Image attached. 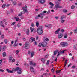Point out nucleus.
<instances>
[{
    "label": "nucleus",
    "mask_w": 77,
    "mask_h": 77,
    "mask_svg": "<svg viewBox=\"0 0 77 77\" xmlns=\"http://www.w3.org/2000/svg\"><path fill=\"white\" fill-rule=\"evenodd\" d=\"M65 51H66V50H63V51H60L58 52V54L57 55V56L58 57L60 54H63L65 53Z\"/></svg>",
    "instance_id": "nucleus-6"
},
{
    "label": "nucleus",
    "mask_w": 77,
    "mask_h": 77,
    "mask_svg": "<svg viewBox=\"0 0 77 77\" xmlns=\"http://www.w3.org/2000/svg\"><path fill=\"white\" fill-rule=\"evenodd\" d=\"M35 44V45H37V42L36 41H35L34 42Z\"/></svg>",
    "instance_id": "nucleus-62"
},
{
    "label": "nucleus",
    "mask_w": 77,
    "mask_h": 77,
    "mask_svg": "<svg viewBox=\"0 0 77 77\" xmlns=\"http://www.w3.org/2000/svg\"><path fill=\"white\" fill-rule=\"evenodd\" d=\"M20 53V51L19 50H17L16 52V53L17 55L18 54V53Z\"/></svg>",
    "instance_id": "nucleus-25"
},
{
    "label": "nucleus",
    "mask_w": 77,
    "mask_h": 77,
    "mask_svg": "<svg viewBox=\"0 0 77 77\" xmlns=\"http://www.w3.org/2000/svg\"><path fill=\"white\" fill-rule=\"evenodd\" d=\"M43 75H48V73H44Z\"/></svg>",
    "instance_id": "nucleus-49"
},
{
    "label": "nucleus",
    "mask_w": 77,
    "mask_h": 77,
    "mask_svg": "<svg viewBox=\"0 0 77 77\" xmlns=\"http://www.w3.org/2000/svg\"><path fill=\"white\" fill-rule=\"evenodd\" d=\"M49 62H50V60H48L46 63V65H48V64H49Z\"/></svg>",
    "instance_id": "nucleus-41"
},
{
    "label": "nucleus",
    "mask_w": 77,
    "mask_h": 77,
    "mask_svg": "<svg viewBox=\"0 0 77 77\" xmlns=\"http://www.w3.org/2000/svg\"><path fill=\"white\" fill-rule=\"evenodd\" d=\"M61 70H59L58 71H56V72L57 74H59V73H60V71H61Z\"/></svg>",
    "instance_id": "nucleus-36"
},
{
    "label": "nucleus",
    "mask_w": 77,
    "mask_h": 77,
    "mask_svg": "<svg viewBox=\"0 0 77 77\" xmlns=\"http://www.w3.org/2000/svg\"><path fill=\"white\" fill-rule=\"evenodd\" d=\"M25 49H29V45L25 46Z\"/></svg>",
    "instance_id": "nucleus-22"
},
{
    "label": "nucleus",
    "mask_w": 77,
    "mask_h": 77,
    "mask_svg": "<svg viewBox=\"0 0 77 77\" xmlns=\"http://www.w3.org/2000/svg\"><path fill=\"white\" fill-rule=\"evenodd\" d=\"M45 40L46 41H49V39L48 38H46L45 39Z\"/></svg>",
    "instance_id": "nucleus-47"
},
{
    "label": "nucleus",
    "mask_w": 77,
    "mask_h": 77,
    "mask_svg": "<svg viewBox=\"0 0 77 77\" xmlns=\"http://www.w3.org/2000/svg\"><path fill=\"white\" fill-rule=\"evenodd\" d=\"M50 11L49 10L48 11V12H47V14H50Z\"/></svg>",
    "instance_id": "nucleus-64"
},
{
    "label": "nucleus",
    "mask_w": 77,
    "mask_h": 77,
    "mask_svg": "<svg viewBox=\"0 0 77 77\" xmlns=\"http://www.w3.org/2000/svg\"><path fill=\"white\" fill-rule=\"evenodd\" d=\"M18 45V44H17L16 43H14V47H17Z\"/></svg>",
    "instance_id": "nucleus-43"
},
{
    "label": "nucleus",
    "mask_w": 77,
    "mask_h": 77,
    "mask_svg": "<svg viewBox=\"0 0 77 77\" xmlns=\"http://www.w3.org/2000/svg\"><path fill=\"white\" fill-rule=\"evenodd\" d=\"M1 38L2 39H3L4 38V35H1Z\"/></svg>",
    "instance_id": "nucleus-48"
},
{
    "label": "nucleus",
    "mask_w": 77,
    "mask_h": 77,
    "mask_svg": "<svg viewBox=\"0 0 77 77\" xmlns=\"http://www.w3.org/2000/svg\"><path fill=\"white\" fill-rule=\"evenodd\" d=\"M46 0H39V2L41 4H44L45 3Z\"/></svg>",
    "instance_id": "nucleus-7"
},
{
    "label": "nucleus",
    "mask_w": 77,
    "mask_h": 77,
    "mask_svg": "<svg viewBox=\"0 0 77 77\" xmlns=\"http://www.w3.org/2000/svg\"><path fill=\"white\" fill-rule=\"evenodd\" d=\"M45 27H48V25L46 24L45 25Z\"/></svg>",
    "instance_id": "nucleus-61"
},
{
    "label": "nucleus",
    "mask_w": 77,
    "mask_h": 77,
    "mask_svg": "<svg viewBox=\"0 0 77 77\" xmlns=\"http://www.w3.org/2000/svg\"><path fill=\"white\" fill-rule=\"evenodd\" d=\"M25 46H27V45H29V42H26L25 44Z\"/></svg>",
    "instance_id": "nucleus-21"
},
{
    "label": "nucleus",
    "mask_w": 77,
    "mask_h": 77,
    "mask_svg": "<svg viewBox=\"0 0 77 77\" xmlns=\"http://www.w3.org/2000/svg\"><path fill=\"white\" fill-rule=\"evenodd\" d=\"M49 4L51 5V6H54V4H53L52 2H50Z\"/></svg>",
    "instance_id": "nucleus-42"
},
{
    "label": "nucleus",
    "mask_w": 77,
    "mask_h": 77,
    "mask_svg": "<svg viewBox=\"0 0 77 77\" xmlns=\"http://www.w3.org/2000/svg\"><path fill=\"white\" fill-rule=\"evenodd\" d=\"M15 59H14L13 60H12L11 62H15Z\"/></svg>",
    "instance_id": "nucleus-50"
},
{
    "label": "nucleus",
    "mask_w": 77,
    "mask_h": 77,
    "mask_svg": "<svg viewBox=\"0 0 77 77\" xmlns=\"http://www.w3.org/2000/svg\"><path fill=\"white\" fill-rule=\"evenodd\" d=\"M0 23L1 24H1V26H2V27H5V26H4V25H3V23H2V21H0Z\"/></svg>",
    "instance_id": "nucleus-27"
},
{
    "label": "nucleus",
    "mask_w": 77,
    "mask_h": 77,
    "mask_svg": "<svg viewBox=\"0 0 77 77\" xmlns=\"http://www.w3.org/2000/svg\"><path fill=\"white\" fill-rule=\"evenodd\" d=\"M6 4L3 5L2 6V8H5V7H6Z\"/></svg>",
    "instance_id": "nucleus-30"
},
{
    "label": "nucleus",
    "mask_w": 77,
    "mask_h": 77,
    "mask_svg": "<svg viewBox=\"0 0 77 77\" xmlns=\"http://www.w3.org/2000/svg\"><path fill=\"white\" fill-rule=\"evenodd\" d=\"M15 22H13L11 24V25L12 26H13V25H14V24H15Z\"/></svg>",
    "instance_id": "nucleus-52"
},
{
    "label": "nucleus",
    "mask_w": 77,
    "mask_h": 77,
    "mask_svg": "<svg viewBox=\"0 0 77 77\" xmlns=\"http://www.w3.org/2000/svg\"><path fill=\"white\" fill-rule=\"evenodd\" d=\"M30 29L31 30V32H33V30H34V29L31 27H30Z\"/></svg>",
    "instance_id": "nucleus-26"
},
{
    "label": "nucleus",
    "mask_w": 77,
    "mask_h": 77,
    "mask_svg": "<svg viewBox=\"0 0 77 77\" xmlns=\"http://www.w3.org/2000/svg\"><path fill=\"white\" fill-rule=\"evenodd\" d=\"M27 9V7L26 5H25V7H24L23 8V10L25 12H26V13H27V12H28Z\"/></svg>",
    "instance_id": "nucleus-4"
},
{
    "label": "nucleus",
    "mask_w": 77,
    "mask_h": 77,
    "mask_svg": "<svg viewBox=\"0 0 77 77\" xmlns=\"http://www.w3.org/2000/svg\"><path fill=\"white\" fill-rule=\"evenodd\" d=\"M44 15V13H42L40 14V17L41 18H43V16Z\"/></svg>",
    "instance_id": "nucleus-17"
},
{
    "label": "nucleus",
    "mask_w": 77,
    "mask_h": 77,
    "mask_svg": "<svg viewBox=\"0 0 77 77\" xmlns=\"http://www.w3.org/2000/svg\"><path fill=\"white\" fill-rule=\"evenodd\" d=\"M30 71H31V72H34V71H35L34 68L32 67H30Z\"/></svg>",
    "instance_id": "nucleus-18"
},
{
    "label": "nucleus",
    "mask_w": 77,
    "mask_h": 77,
    "mask_svg": "<svg viewBox=\"0 0 77 77\" xmlns=\"http://www.w3.org/2000/svg\"><path fill=\"white\" fill-rule=\"evenodd\" d=\"M65 20H62L61 21V23H65Z\"/></svg>",
    "instance_id": "nucleus-39"
},
{
    "label": "nucleus",
    "mask_w": 77,
    "mask_h": 77,
    "mask_svg": "<svg viewBox=\"0 0 77 77\" xmlns=\"http://www.w3.org/2000/svg\"><path fill=\"white\" fill-rule=\"evenodd\" d=\"M15 20L17 21H18L19 20V18H18L15 17Z\"/></svg>",
    "instance_id": "nucleus-37"
},
{
    "label": "nucleus",
    "mask_w": 77,
    "mask_h": 77,
    "mask_svg": "<svg viewBox=\"0 0 77 77\" xmlns=\"http://www.w3.org/2000/svg\"><path fill=\"white\" fill-rule=\"evenodd\" d=\"M39 22H36V26H37V27H38L39 26Z\"/></svg>",
    "instance_id": "nucleus-24"
},
{
    "label": "nucleus",
    "mask_w": 77,
    "mask_h": 77,
    "mask_svg": "<svg viewBox=\"0 0 77 77\" xmlns=\"http://www.w3.org/2000/svg\"><path fill=\"white\" fill-rule=\"evenodd\" d=\"M4 41L5 42V44H7L8 43V40L6 39H5L4 40Z\"/></svg>",
    "instance_id": "nucleus-33"
},
{
    "label": "nucleus",
    "mask_w": 77,
    "mask_h": 77,
    "mask_svg": "<svg viewBox=\"0 0 77 77\" xmlns=\"http://www.w3.org/2000/svg\"><path fill=\"white\" fill-rule=\"evenodd\" d=\"M76 46H74V48L76 50H77V48H76Z\"/></svg>",
    "instance_id": "nucleus-60"
},
{
    "label": "nucleus",
    "mask_w": 77,
    "mask_h": 77,
    "mask_svg": "<svg viewBox=\"0 0 77 77\" xmlns=\"http://www.w3.org/2000/svg\"><path fill=\"white\" fill-rule=\"evenodd\" d=\"M42 62H43V63H45V59L42 58L41 59Z\"/></svg>",
    "instance_id": "nucleus-19"
},
{
    "label": "nucleus",
    "mask_w": 77,
    "mask_h": 77,
    "mask_svg": "<svg viewBox=\"0 0 77 77\" xmlns=\"http://www.w3.org/2000/svg\"><path fill=\"white\" fill-rule=\"evenodd\" d=\"M66 16L64 15H63L61 16L60 17V19L61 20H62L64 19V18H66Z\"/></svg>",
    "instance_id": "nucleus-12"
},
{
    "label": "nucleus",
    "mask_w": 77,
    "mask_h": 77,
    "mask_svg": "<svg viewBox=\"0 0 77 77\" xmlns=\"http://www.w3.org/2000/svg\"><path fill=\"white\" fill-rule=\"evenodd\" d=\"M56 5L55 6V9L56 10H57L58 8H62V7L60 6L59 5V2H56Z\"/></svg>",
    "instance_id": "nucleus-2"
},
{
    "label": "nucleus",
    "mask_w": 77,
    "mask_h": 77,
    "mask_svg": "<svg viewBox=\"0 0 77 77\" xmlns=\"http://www.w3.org/2000/svg\"><path fill=\"white\" fill-rule=\"evenodd\" d=\"M34 55H35V52H31V57H33Z\"/></svg>",
    "instance_id": "nucleus-16"
},
{
    "label": "nucleus",
    "mask_w": 77,
    "mask_h": 77,
    "mask_svg": "<svg viewBox=\"0 0 77 77\" xmlns=\"http://www.w3.org/2000/svg\"><path fill=\"white\" fill-rule=\"evenodd\" d=\"M52 27L51 25H48V28H51Z\"/></svg>",
    "instance_id": "nucleus-44"
},
{
    "label": "nucleus",
    "mask_w": 77,
    "mask_h": 77,
    "mask_svg": "<svg viewBox=\"0 0 77 77\" xmlns=\"http://www.w3.org/2000/svg\"><path fill=\"white\" fill-rule=\"evenodd\" d=\"M0 71L1 72H4V70L2 69H0Z\"/></svg>",
    "instance_id": "nucleus-58"
},
{
    "label": "nucleus",
    "mask_w": 77,
    "mask_h": 77,
    "mask_svg": "<svg viewBox=\"0 0 77 77\" xmlns=\"http://www.w3.org/2000/svg\"><path fill=\"white\" fill-rule=\"evenodd\" d=\"M74 33H77V29H75L74 30Z\"/></svg>",
    "instance_id": "nucleus-38"
},
{
    "label": "nucleus",
    "mask_w": 77,
    "mask_h": 77,
    "mask_svg": "<svg viewBox=\"0 0 77 77\" xmlns=\"http://www.w3.org/2000/svg\"><path fill=\"white\" fill-rule=\"evenodd\" d=\"M47 45V42L46 41H45L42 43V47H45Z\"/></svg>",
    "instance_id": "nucleus-5"
},
{
    "label": "nucleus",
    "mask_w": 77,
    "mask_h": 77,
    "mask_svg": "<svg viewBox=\"0 0 77 77\" xmlns=\"http://www.w3.org/2000/svg\"><path fill=\"white\" fill-rule=\"evenodd\" d=\"M60 44L62 46V47H65L68 45V43L66 42H61Z\"/></svg>",
    "instance_id": "nucleus-3"
},
{
    "label": "nucleus",
    "mask_w": 77,
    "mask_h": 77,
    "mask_svg": "<svg viewBox=\"0 0 77 77\" xmlns=\"http://www.w3.org/2000/svg\"><path fill=\"white\" fill-rule=\"evenodd\" d=\"M61 32H62V33H63V32H65V30H63V29H61Z\"/></svg>",
    "instance_id": "nucleus-51"
},
{
    "label": "nucleus",
    "mask_w": 77,
    "mask_h": 77,
    "mask_svg": "<svg viewBox=\"0 0 77 77\" xmlns=\"http://www.w3.org/2000/svg\"><path fill=\"white\" fill-rule=\"evenodd\" d=\"M63 37V34L62 33H60V34H59L58 36V38H59V39L60 38H62Z\"/></svg>",
    "instance_id": "nucleus-8"
},
{
    "label": "nucleus",
    "mask_w": 77,
    "mask_h": 77,
    "mask_svg": "<svg viewBox=\"0 0 77 77\" xmlns=\"http://www.w3.org/2000/svg\"><path fill=\"white\" fill-rule=\"evenodd\" d=\"M9 62H11V61H12V59H13V57H12V56H10L9 57Z\"/></svg>",
    "instance_id": "nucleus-15"
},
{
    "label": "nucleus",
    "mask_w": 77,
    "mask_h": 77,
    "mask_svg": "<svg viewBox=\"0 0 77 77\" xmlns=\"http://www.w3.org/2000/svg\"><path fill=\"white\" fill-rule=\"evenodd\" d=\"M71 8L72 9H74L75 8V6L74 5H72L71 6Z\"/></svg>",
    "instance_id": "nucleus-40"
},
{
    "label": "nucleus",
    "mask_w": 77,
    "mask_h": 77,
    "mask_svg": "<svg viewBox=\"0 0 77 77\" xmlns=\"http://www.w3.org/2000/svg\"><path fill=\"white\" fill-rule=\"evenodd\" d=\"M35 40V38H32V41L31 42H33V41H34Z\"/></svg>",
    "instance_id": "nucleus-57"
},
{
    "label": "nucleus",
    "mask_w": 77,
    "mask_h": 77,
    "mask_svg": "<svg viewBox=\"0 0 77 77\" xmlns=\"http://www.w3.org/2000/svg\"><path fill=\"white\" fill-rule=\"evenodd\" d=\"M63 12H65V13H66V12H68V11L67 10H65V9L63 10Z\"/></svg>",
    "instance_id": "nucleus-34"
},
{
    "label": "nucleus",
    "mask_w": 77,
    "mask_h": 77,
    "mask_svg": "<svg viewBox=\"0 0 77 77\" xmlns=\"http://www.w3.org/2000/svg\"><path fill=\"white\" fill-rule=\"evenodd\" d=\"M20 14H21L22 15L23 14H25V11L21 12Z\"/></svg>",
    "instance_id": "nucleus-46"
},
{
    "label": "nucleus",
    "mask_w": 77,
    "mask_h": 77,
    "mask_svg": "<svg viewBox=\"0 0 77 77\" xmlns=\"http://www.w3.org/2000/svg\"><path fill=\"white\" fill-rule=\"evenodd\" d=\"M51 71L52 72H54V69H53V68H52V69H51Z\"/></svg>",
    "instance_id": "nucleus-59"
},
{
    "label": "nucleus",
    "mask_w": 77,
    "mask_h": 77,
    "mask_svg": "<svg viewBox=\"0 0 77 77\" xmlns=\"http://www.w3.org/2000/svg\"><path fill=\"white\" fill-rule=\"evenodd\" d=\"M3 56L4 57H6V52H4L2 54Z\"/></svg>",
    "instance_id": "nucleus-23"
},
{
    "label": "nucleus",
    "mask_w": 77,
    "mask_h": 77,
    "mask_svg": "<svg viewBox=\"0 0 77 77\" xmlns=\"http://www.w3.org/2000/svg\"><path fill=\"white\" fill-rule=\"evenodd\" d=\"M48 54H47V55H46L45 56V58H47L48 57Z\"/></svg>",
    "instance_id": "nucleus-54"
},
{
    "label": "nucleus",
    "mask_w": 77,
    "mask_h": 77,
    "mask_svg": "<svg viewBox=\"0 0 77 77\" xmlns=\"http://www.w3.org/2000/svg\"><path fill=\"white\" fill-rule=\"evenodd\" d=\"M21 3H19L18 4V5H19V6H21Z\"/></svg>",
    "instance_id": "nucleus-63"
},
{
    "label": "nucleus",
    "mask_w": 77,
    "mask_h": 77,
    "mask_svg": "<svg viewBox=\"0 0 77 77\" xmlns=\"http://www.w3.org/2000/svg\"><path fill=\"white\" fill-rule=\"evenodd\" d=\"M31 27H34V24L33 23H32L31 24Z\"/></svg>",
    "instance_id": "nucleus-56"
},
{
    "label": "nucleus",
    "mask_w": 77,
    "mask_h": 77,
    "mask_svg": "<svg viewBox=\"0 0 77 77\" xmlns=\"http://www.w3.org/2000/svg\"><path fill=\"white\" fill-rule=\"evenodd\" d=\"M22 72H21V69H20L18 71V74H21Z\"/></svg>",
    "instance_id": "nucleus-14"
},
{
    "label": "nucleus",
    "mask_w": 77,
    "mask_h": 77,
    "mask_svg": "<svg viewBox=\"0 0 77 77\" xmlns=\"http://www.w3.org/2000/svg\"><path fill=\"white\" fill-rule=\"evenodd\" d=\"M19 17H21V16H22V14H19L18 15Z\"/></svg>",
    "instance_id": "nucleus-55"
},
{
    "label": "nucleus",
    "mask_w": 77,
    "mask_h": 77,
    "mask_svg": "<svg viewBox=\"0 0 77 77\" xmlns=\"http://www.w3.org/2000/svg\"><path fill=\"white\" fill-rule=\"evenodd\" d=\"M6 71H7L8 73H13V71L9 70L8 69H7Z\"/></svg>",
    "instance_id": "nucleus-10"
},
{
    "label": "nucleus",
    "mask_w": 77,
    "mask_h": 77,
    "mask_svg": "<svg viewBox=\"0 0 77 77\" xmlns=\"http://www.w3.org/2000/svg\"><path fill=\"white\" fill-rule=\"evenodd\" d=\"M6 46H4V47L2 48V50L3 51L5 50V49H6Z\"/></svg>",
    "instance_id": "nucleus-28"
},
{
    "label": "nucleus",
    "mask_w": 77,
    "mask_h": 77,
    "mask_svg": "<svg viewBox=\"0 0 77 77\" xmlns=\"http://www.w3.org/2000/svg\"><path fill=\"white\" fill-rule=\"evenodd\" d=\"M59 52V51L57 50H56L54 51V56H55V55H56V54H57V53H58Z\"/></svg>",
    "instance_id": "nucleus-13"
},
{
    "label": "nucleus",
    "mask_w": 77,
    "mask_h": 77,
    "mask_svg": "<svg viewBox=\"0 0 77 77\" xmlns=\"http://www.w3.org/2000/svg\"><path fill=\"white\" fill-rule=\"evenodd\" d=\"M13 4L14 5H17V2H16V1H14Z\"/></svg>",
    "instance_id": "nucleus-35"
},
{
    "label": "nucleus",
    "mask_w": 77,
    "mask_h": 77,
    "mask_svg": "<svg viewBox=\"0 0 77 77\" xmlns=\"http://www.w3.org/2000/svg\"><path fill=\"white\" fill-rule=\"evenodd\" d=\"M37 32L38 35H41L43 33V31L42 30V26H40L37 29Z\"/></svg>",
    "instance_id": "nucleus-1"
},
{
    "label": "nucleus",
    "mask_w": 77,
    "mask_h": 77,
    "mask_svg": "<svg viewBox=\"0 0 77 77\" xmlns=\"http://www.w3.org/2000/svg\"><path fill=\"white\" fill-rule=\"evenodd\" d=\"M60 28L58 29L55 32V34H58L59 33V32L60 31Z\"/></svg>",
    "instance_id": "nucleus-11"
},
{
    "label": "nucleus",
    "mask_w": 77,
    "mask_h": 77,
    "mask_svg": "<svg viewBox=\"0 0 77 77\" xmlns=\"http://www.w3.org/2000/svg\"><path fill=\"white\" fill-rule=\"evenodd\" d=\"M26 34L28 35H29V29H27L26 31Z\"/></svg>",
    "instance_id": "nucleus-29"
},
{
    "label": "nucleus",
    "mask_w": 77,
    "mask_h": 77,
    "mask_svg": "<svg viewBox=\"0 0 77 77\" xmlns=\"http://www.w3.org/2000/svg\"><path fill=\"white\" fill-rule=\"evenodd\" d=\"M17 26L18 27H20L21 26V25L20 23H18L17 25Z\"/></svg>",
    "instance_id": "nucleus-45"
},
{
    "label": "nucleus",
    "mask_w": 77,
    "mask_h": 77,
    "mask_svg": "<svg viewBox=\"0 0 77 77\" xmlns=\"http://www.w3.org/2000/svg\"><path fill=\"white\" fill-rule=\"evenodd\" d=\"M39 17H41V15L39 14L38 16H36L35 17V19L38 20V19L39 18Z\"/></svg>",
    "instance_id": "nucleus-20"
},
{
    "label": "nucleus",
    "mask_w": 77,
    "mask_h": 77,
    "mask_svg": "<svg viewBox=\"0 0 77 77\" xmlns=\"http://www.w3.org/2000/svg\"><path fill=\"white\" fill-rule=\"evenodd\" d=\"M20 69H21V68H20L18 67H17L16 69H15V71H18Z\"/></svg>",
    "instance_id": "nucleus-31"
},
{
    "label": "nucleus",
    "mask_w": 77,
    "mask_h": 77,
    "mask_svg": "<svg viewBox=\"0 0 77 77\" xmlns=\"http://www.w3.org/2000/svg\"><path fill=\"white\" fill-rule=\"evenodd\" d=\"M33 39L32 37H31V38L29 39V41H31L32 42V39Z\"/></svg>",
    "instance_id": "nucleus-53"
},
{
    "label": "nucleus",
    "mask_w": 77,
    "mask_h": 77,
    "mask_svg": "<svg viewBox=\"0 0 77 77\" xmlns=\"http://www.w3.org/2000/svg\"><path fill=\"white\" fill-rule=\"evenodd\" d=\"M41 46H42V43H40L39 44V45H38V47H41Z\"/></svg>",
    "instance_id": "nucleus-32"
},
{
    "label": "nucleus",
    "mask_w": 77,
    "mask_h": 77,
    "mask_svg": "<svg viewBox=\"0 0 77 77\" xmlns=\"http://www.w3.org/2000/svg\"><path fill=\"white\" fill-rule=\"evenodd\" d=\"M30 63V64L31 65H32L33 66H35L36 65V63H33L32 62V61H30L29 62Z\"/></svg>",
    "instance_id": "nucleus-9"
}]
</instances>
